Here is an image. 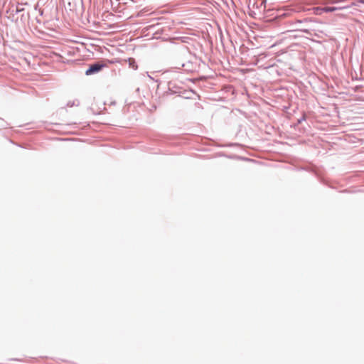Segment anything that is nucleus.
<instances>
[{"instance_id": "1", "label": "nucleus", "mask_w": 364, "mask_h": 364, "mask_svg": "<svg viewBox=\"0 0 364 364\" xmlns=\"http://www.w3.org/2000/svg\"><path fill=\"white\" fill-rule=\"evenodd\" d=\"M106 63L103 62H97L94 64H91L89 68L85 71L86 75H95L100 73L104 68H106Z\"/></svg>"}, {"instance_id": "2", "label": "nucleus", "mask_w": 364, "mask_h": 364, "mask_svg": "<svg viewBox=\"0 0 364 364\" xmlns=\"http://www.w3.org/2000/svg\"><path fill=\"white\" fill-rule=\"evenodd\" d=\"M128 63H129V68H131L133 70L137 69L138 66H137V65L135 62V60L134 58H129Z\"/></svg>"}, {"instance_id": "3", "label": "nucleus", "mask_w": 364, "mask_h": 364, "mask_svg": "<svg viewBox=\"0 0 364 364\" xmlns=\"http://www.w3.org/2000/svg\"><path fill=\"white\" fill-rule=\"evenodd\" d=\"M321 10L327 12V11H333L334 9L330 8V7H325V8L321 9Z\"/></svg>"}, {"instance_id": "4", "label": "nucleus", "mask_w": 364, "mask_h": 364, "mask_svg": "<svg viewBox=\"0 0 364 364\" xmlns=\"http://www.w3.org/2000/svg\"><path fill=\"white\" fill-rule=\"evenodd\" d=\"M261 7H263V9H265L266 8L265 1L263 0L261 1Z\"/></svg>"}, {"instance_id": "5", "label": "nucleus", "mask_w": 364, "mask_h": 364, "mask_svg": "<svg viewBox=\"0 0 364 364\" xmlns=\"http://www.w3.org/2000/svg\"><path fill=\"white\" fill-rule=\"evenodd\" d=\"M360 2L364 4V0H360Z\"/></svg>"}]
</instances>
